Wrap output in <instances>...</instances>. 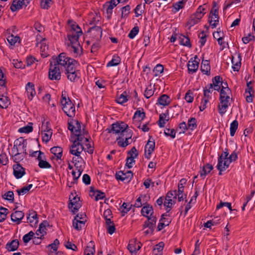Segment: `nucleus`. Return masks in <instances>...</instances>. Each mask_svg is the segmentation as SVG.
<instances>
[{
    "label": "nucleus",
    "mask_w": 255,
    "mask_h": 255,
    "mask_svg": "<svg viewBox=\"0 0 255 255\" xmlns=\"http://www.w3.org/2000/svg\"><path fill=\"white\" fill-rule=\"evenodd\" d=\"M82 34L81 28L76 23L71 24V29L67 34L70 41L69 44H68V48L75 57H79L83 54V48L79 41V37Z\"/></svg>",
    "instance_id": "obj_1"
},
{
    "label": "nucleus",
    "mask_w": 255,
    "mask_h": 255,
    "mask_svg": "<svg viewBox=\"0 0 255 255\" xmlns=\"http://www.w3.org/2000/svg\"><path fill=\"white\" fill-rule=\"evenodd\" d=\"M57 65L60 69L64 68L65 70L71 66L77 65V61L75 59L68 56L65 53H60L57 57L52 61Z\"/></svg>",
    "instance_id": "obj_2"
},
{
    "label": "nucleus",
    "mask_w": 255,
    "mask_h": 255,
    "mask_svg": "<svg viewBox=\"0 0 255 255\" xmlns=\"http://www.w3.org/2000/svg\"><path fill=\"white\" fill-rule=\"evenodd\" d=\"M212 84L214 89L216 91L220 90V103L218 106V110L221 117L223 115V86L221 88L222 85V78L220 76H216L212 80Z\"/></svg>",
    "instance_id": "obj_3"
},
{
    "label": "nucleus",
    "mask_w": 255,
    "mask_h": 255,
    "mask_svg": "<svg viewBox=\"0 0 255 255\" xmlns=\"http://www.w3.org/2000/svg\"><path fill=\"white\" fill-rule=\"evenodd\" d=\"M61 103L62 110L69 117H73L75 115V107L69 98L66 97V93H62Z\"/></svg>",
    "instance_id": "obj_4"
},
{
    "label": "nucleus",
    "mask_w": 255,
    "mask_h": 255,
    "mask_svg": "<svg viewBox=\"0 0 255 255\" xmlns=\"http://www.w3.org/2000/svg\"><path fill=\"white\" fill-rule=\"evenodd\" d=\"M133 132L131 129H127L118 135L116 139L118 145L121 147H126L131 143Z\"/></svg>",
    "instance_id": "obj_5"
},
{
    "label": "nucleus",
    "mask_w": 255,
    "mask_h": 255,
    "mask_svg": "<svg viewBox=\"0 0 255 255\" xmlns=\"http://www.w3.org/2000/svg\"><path fill=\"white\" fill-rule=\"evenodd\" d=\"M61 69L60 67L51 61L50 63L48 72V78L49 79L52 81L60 80L61 77Z\"/></svg>",
    "instance_id": "obj_6"
},
{
    "label": "nucleus",
    "mask_w": 255,
    "mask_h": 255,
    "mask_svg": "<svg viewBox=\"0 0 255 255\" xmlns=\"http://www.w3.org/2000/svg\"><path fill=\"white\" fill-rule=\"evenodd\" d=\"M128 128V125L123 122H116L112 125L111 128H107L109 133L119 135L123 131Z\"/></svg>",
    "instance_id": "obj_7"
},
{
    "label": "nucleus",
    "mask_w": 255,
    "mask_h": 255,
    "mask_svg": "<svg viewBox=\"0 0 255 255\" xmlns=\"http://www.w3.org/2000/svg\"><path fill=\"white\" fill-rule=\"evenodd\" d=\"M213 4V7L209 14L208 21L212 28H214L218 24L219 17L218 15V6L217 3L214 1Z\"/></svg>",
    "instance_id": "obj_8"
},
{
    "label": "nucleus",
    "mask_w": 255,
    "mask_h": 255,
    "mask_svg": "<svg viewBox=\"0 0 255 255\" xmlns=\"http://www.w3.org/2000/svg\"><path fill=\"white\" fill-rule=\"evenodd\" d=\"M65 74L67 75L68 79L71 82H76L80 77L79 71L76 70V65L67 69L65 71Z\"/></svg>",
    "instance_id": "obj_9"
},
{
    "label": "nucleus",
    "mask_w": 255,
    "mask_h": 255,
    "mask_svg": "<svg viewBox=\"0 0 255 255\" xmlns=\"http://www.w3.org/2000/svg\"><path fill=\"white\" fill-rule=\"evenodd\" d=\"M84 147L82 144H80L77 141H74L72 145L70 147V153L82 159L80 154L83 151Z\"/></svg>",
    "instance_id": "obj_10"
},
{
    "label": "nucleus",
    "mask_w": 255,
    "mask_h": 255,
    "mask_svg": "<svg viewBox=\"0 0 255 255\" xmlns=\"http://www.w3.org/2000/svg\"><path fill=\"white\" fill-rule=\"evenodd\" d=\"M80 198L78 197L74 196L73 194H71L69 197L70 203L68 207L73 214H75L81 207V204L79 203Z\"/></svg>",
    "instance_id": "obj_11"
},
{
    "label": "nucleus",
    "mask_w": 255,
    "mask_h": 255,
    "mask_svg": "<svg viewBox=\"0 0 255 255\" xmlns=\"http://www.w3.org/2000/svg\"><path fill=\"white\" fill-rule=\"evenodd\" d=\"M154 149V140L152 138V136H149V139L144 147V156L146 159H149L150 158L151 154Z\"/></svg>",
    "instance_id": "obj_12"
},
{
    "label": "nucleus",
    "mask_w": 255,
    "mask_h": 255,
    "mask_svg": "<svg viewBox=\"0 0 255 255\" xmlns=\"http://www.w3.org/2000/svg\"><path fill=\"white\" fill-rule=\"evenodd\" d=\"M132 177L133 174L131 171H127L126 172L120 171L116 174V178L117 180L127 182H129Z\"/></svg>",
    "instance_id": "obj_13"
},
{
    "label": "nucleus",
    "mask_w": 255,
    "mask_h": 255,
    "mask_svg": "<svg viewBox=\"0 0 255 255\" xmlns=\"http://www.w3.org/2000/svg\"><path fill=\"white\" fill-rule=\"evenodd\" d=\"M186 179L185 178H182L179 181L178 183L177 191L178 193H177V197H178V201L179 202L183 201L185 198H186V195H184L185 197H184V195H183L184 185L186 184Z\"/></svg>",
    "instance_id": "obj_14"
},
{
    "label": "nucleus",
    "mask_w": 255,
    "mask_h": 255,
    "mask_svg": "<svg viewBox=\"0 0 255 255\" xmlns=\"http://www.w3.org/2000/svg\"><path fill=\"white\" fill-rule=\"evenodd\" d=\"M231 95V91L229 88L227 83L224 82V109L230 105V101H232V98H230Z\"/></svg>",
    "instance_id": "obj_15"
},
{
    "label": "nucleus",
    "mask_w": 255,
    "mask_h": 255,
    "mask_svg": "<svg viewBox=\"0 0 255 255\" xmlns=\"http://www.w3.org/2000/svg\"><path fill=\"white\" fill-rule=\"evenodd\" d=\"M92 36L97 40H100L102 36V29L100 26L91 27L89 30Z\"/></svg>",
    "instance_id": "obj_16"
},
{
    "label": "nucleus",
    "mask_w": 255,
    "mask_h": 255,
    "mask_svg": "<svg viewBox=\"0 0 255 255\" xmlns=\"http://www.w3.org/2000/svg\"><path fill=\"white\" fill-rule=\"evenodd\" d=\"M26 145L27 141L26 139L21 138L17 140L16 142V151H18V152H21V153L26 154ZM15 144L14 145L13 148L14 149Z\"/></svg>",
    "instance_id": "obj_17"
},
{
    "label": "nucleus",
    "mask_w": 255,
    "mask_h": 255,
    "mask_svg": "<svg viewBox=\"0 0 255 255\" xmlns=\"http://www.w3.org/2000/svg\"><path fill=\"white\" fill-rule=\"evenodd\" d=\"M141 246L140 242L135 240H132L129 241L128 249L132 254H135L136 251L140 249Z\"/></svg>",
    "instance_id": "obj_18"
},
{
    "label": "nucleus",
    "mask_w": 255,
    "mask_h": 255,
    "mask_svg": "<svg viewBox=\"0 0 255 255\" xmlns=\"http://www.w3.org/2000/svg\"><path fill=\"white\" fill-rule=\"evenodd\" d=\"M13 175L16 178H21L25 174V169L20 164L13 165Z\"/></svg>",
    "instance_id": "obj_19"
},
{
    "label": "nucleus",
    "mask_w": 255,
    "mask_h": 255,
    "mask_svg": "<svg viewBox=\"0 0 255 255\" xmlns=\"http://www.w3.org/2000/svg\"><path fill=\"white\" fill-rule=\"evenodd\" d=\"M28 3H26L24 0H13L10 7L12 12L16 11L21 8L22 6H26Z\"/></svg>",
    "instance_id": "obj_20"
},
{
    "label": "nucleus",
    "mask_w": 255,
    "mask_h": 255,
    "mask_svg": "<svg viewBox=\"0 0 255 255\" xmlns=\"http://www.w3.org/2000/svg\"><path fill=\"white\" fill-rule=\"evenodd\" d=\"M200 15H198L195 13L191 14L189 17L186 25L189 26L190 29L191 27L200 22L201 19Z\"/></svg>",
    "instance_id": "obj_21"
},
{
    "label": "nucleus",
    "mask_w": 255,
    "mask_h": 255,
    "mask_svg": "<svg viewBox=\"0 0 255 255\" xmlns=\"http://www.w3.org/2000/svg\"><path fill=\"white\" fill-rule=\"evenodd\" d=\"M38 222L37 213L34 210H29L27 214V222L34 225Z\"/></svg>",
    "instance_id": "obj_22"
},
{
    "label": "nucleus",
    "mask_w": 255,
    "mask_h": 255,
    "mask_svg": "<svg viewBox=\"0 0 255 255\" xmlns=\"http://www.w3.org/2000/svg\"><path fill=\"white\" fill-rule=\"evenodd\" d=\"M25 89L28 99L31 100L36 94L34 84L32 83L28 82L26 85Z\"/></svg>",
    "instance_id": "obj_23"
},
{
    "label": "nucleus",
    "mask_w": 255,
    "mask_h": 255,
    "mask_svg": "<svg viewBox=\"0 0 255 255\" xmlns=\"http://www.w3.org/2000/svg\"><path fill=\"white\" fill-rule=\"evenodd\" d=\"M24 214L21 211H15L11 215V219L12 221L16 223L17 224L20 223L21 220L23 218Z\"/></svg>",
    "instance_id": "obj_24"
},
{
    "label": "nucleus",
    "mask_w": 255,
    "mask_h": 255,
    "mask_svg": "<svg viewBox=\"0 0 255 255\" xmlns=\"http://www.w3.org/2000/svg\"><path fill=\"white\" fill-rule=\"evenodd\" d=\"M252 82V81H250L247 82V88L245 90V93L249 94V95L246 96V101L248 103H251L253 101V97H254V91L253 90V87L251 86Z\"/></svg>",
    "instance_id": "obj_25"
},
{
    "label": "nucleus",
    "mask_w": 255,
    "mask_h": 255,
    "mask_svg": "<svg viewBox=\"0 0 255 255\" xmlns=\"http://www.w3.org/2000/svg\"><path fill=\"white\" fill-rule=\"evenodd\" d=\"M169 112L168 110L165 113H162L159 115V120L157 122L160 128H163L166 124V121H169Z\"/></svg>",
    "instance_id": "obj_26"
},
{
    "label": "nucleus",
    "mask_w": 255,
    "mask_h": 255,
    "mask_svg": "<svg viewBox=\"0 0 255 255\" xmlns=\"http://www.w3.org/2000/svg\"><path fill=\"white\" fill-rule=\"evenodd\" d=\"M79 214L77 215L73 221V226L75 229L80 231L85 226V221L84 220H80L78 219Z\"/></svg>",
    "instance_id": "obj_27"
},
{
    "label": "nucleus",
    "mask_w": 255,
    "mask_h": 255,
    "mask_svg": "<svg viewBox=\"0 0 255 255\" xmlns=\"http://www.w3.org/2000/svg\"><path fill=\"white\" fill-rule=\"evenodd\" d=\"M129 98L128 92L125 91L119 96H117L116 101L119 104L123 105L128 100Z\"/></svg>",
    "instance_id": "obj_28"
},
{
    "label": "nucleus",
    "mask_w": 255,
    "mask_h": 255,
    "mask_svg": "<svg viewBox=\"0 0 255 255\" xmlns=\"http://www.w3.org/2000/svg\"><path fill=\"white\" fill-rule=\"evenodd\" d=\"M199 62L196 60H190L188 63V70L189 73L195 72L198 69Z\"/></svg>",
    "instance_id": "obj_29"
},
{
    "label": "nucleus",
    "mask_w": 255,
    "mask_h": 255,
    "mask_svg": "<svg viewBox=\"0 0 255 255\" xmlns=\"http://www.w3.org/2000/svg\"><path fill=\"white\" fill-rule=\"evenodd\" d=\"M170 102L171 100L169 97L166 94H163L158 98L157 104L163 106H166L168 105Z\"/></svg>",
    "instance_id": "obj_30"
},
{
    "label": "nucleus",
    "mask_w": 255,
    "mask_h": 255,
    "mask_svg": "<svg viewBox=\"0 0 255 255\" xmlns=\"http://www.w3.org/2000/svg\"><path fill=\"white\" fill-rule=\"evenodd\" d=\"M19 241L18 240L15 239L8 242L6 245V249L8 251L13 252L16 250L19 246Z\"/></svg>",
    "instance_id": "obj_31"
},
{
    "label": "nucleus",
    "mask_w": 255,
    "mask_h": 255,
    "mask_svg": "<svg viewBox=\"0 0 255 255\" xmlns=\"http://www.w3.org/2000/svg\"><path fill=\"white\" fill-rule=\"evenodd\" d=\"M76 127H75L72 122L68 123V128L75 134L81 132V126L78 121H76Z\"/></svg>",
    "instance_id": "obj_32"
},
{
    "label": "nucleus",
    "mask_w": 255,
    "mask_h": 255,
    "mask_svg": "<svg viewBox=\"0 0 255 255\" xmlns=\"http://www.w3.org/2000/svg\"><path fill=\"white\" fill-rule=\"evenodd\" d=\"M95 253V244L93 241H90L87 245L84 252V255H94Z\"/></svg>",
    "instance_id": "obj_33"
},
{
    "label": "nucleus",
    "mask_w": 255,
    "mask_h": 255,
    "mask_svg": "<svg viewBox=\"0 0 255 255\" xmlns=\"http://www.w3.org/2000/svg\"><path fill=\"white\" fill-rule=\"evenodd\" d=\"M141 213L144 217H148L153 214V209L152 206L147 204L143 206L141 209Z\"/></svg>",
    "instance_id": "obj_34"
},
{
    "label": "nucleus",
    "mask_w": 255,
    "mask_h": 255,
    "mask_svg": "<svg viewBox=\"0 0 255 255\" xmlns=\"http://www.w3.org/2000/svg\"><path fill=\"white\" fill-rule=\"evenodd\" d=\"M213 166L210 164L207 163L204 165L202 169L200 171V175L203 178H204L206 175L209 173L213 169Z\"/></svg>",
    "instance_id": "obj_35"
},
{
    "label": "nucleus",
    "mask_w": 255,
    "mask_h": 255,
    "mask_svg": "<svg viewBox=\"0 0 255 255\" xmlns=\"http://www.w3.org/2000/svg\"><path fill=\"white\" fill-rule=\"evenodd\" d=\"M51 152L53 154L57 159H60L63 154V149L59 146H54L50 149Z\"/></svg>",
    "instance_id": "obj_36"
},
{
    "label": "nucleus",
    "mask_w": 255,
    "mask_h": 255,
    "mask_svg": "<svg viewBox=\"0 0 255 255\" xmlns=\"http://www.w3.org/2000/svg\"><path fill=\"white\" fill-rule=\"evenodd\" d=\"M213 35L214 38L218 41V44L222 46L223 43V32L219 28L216 31L213 32Z\"/></svg>",
    "instance_id": "obj_37"
},
{
    "label": "nucleus",
    "mask_w": 255,
    "mask_h": 255,
    "mask_svg": "<svg viewBox=\"0 0 255 255\" xmlns=\"http://www.w3.org/2000/svg\"><path fill=\"white\" fill-rule=\"evenodd\" d=\"M37 159L38 161V166L40 168H46L49 169L51 168V164L46 160H44L42 159V157L40 156H38L37 157Z\"/></svg>",
    "instance_id": "obj_38"
},
{
    "label": "nucleus",
    "mask_w": 255,
    "mask_h": 255,
    "mask_svg": "<svg viewBox=\"0 0 255 255\" xmlns=\"http://www.w3.org/2000/svg\"><path fill=\"white\" fill-rule=\"evenodd\" d=\"M178 40L180 44L189 47H191L190 40L188 37L183 35H181L178 37Z\"/></svg>",
    "instance_id": "obj_39"
},
{
    "label": "nucleus",
    "mask_w": 255,
    "mask_h": 255,
    "mask_svg": "<svg viewBox=\"0 0 255 255\" xmlns=\"http://www.w3.org/2000/svg\"><path fill=\"white\" fill-rule=\"evenodd\" d=\"M10 100L6 96L0 95V107L1 108H6L10 104Z\"/></svg>",
    "instance_id": "obj_40"
},
{
    "label": "nucleus",
    "mask_w": 255,
    "mask_h": 255,
    "mask_svg": "<svg viewBox=\"0 0 255 255\" xmlns=\"http://www.w3.org/2000/svg\"><path fill=\"white\" fill-rule=\"evenodd\" d=\"M145 118V113L143 111V109L137 110L135 113L133 117V119L140 121Z\"/></svg>",
    "instance_id": "obj_41"
},
{
    "label": "nucleus",
    "mask_w": 255,
    "mask_h": 255,
    "mask_svg": "<svg viewBox=\"0 0 255 255\" xmlns=\"http://www.w3.org/2000/svg\"><path fill=\"white\" fill-rule=\"evenodd\" d=\"M121 58L117 55H114L112 59L107 64V67L115 66L118 65L121 63Z\"/></svg>",
    "instance_id": "obj_42"
},
{
    "label": "nucleus",
    "mask_w": 255,
    "mask_h": 255,
    "mask_svg": "<svg viewBox=\"0 0 255 255\" xmlns=\"http://www.w3.org/2000/svg\"><path fill=\"white\" fill-rule=\"evenodd\" d=\"M46 222H44L41 223L39 225V229L36 232V236L43 238L44 235L46 234V232L44 231L45 229V224H47Z\"/></svg>",
    "instance_id": "obj_43"
},
{
    "label": "nucleus",
    "mask_w": 255,
    "mask_h": 255,
    "mask_svg": "<svg viewBox=\"0 0 255 255\" xmlns=\"http://www.w3.org/2000/svg\"><path fill=\"white\" fill-rule=\"evenodd\" d=\"M32 125L33 124L32 123H29L27 126L19 128L18 130V131L20 133H28L31 132L33 130Z\"/></svg>",
    "instance_id": "obj_44"
},
{
    "label": "nucleus",
    "mask_w": 255,
    "mask_h": 255,
    "mask_svg": "<svg viewBox=\"0 0 255 255\" xmlns=\"http://www.w3.org/2000/svg\"><path fill=\"white\" fill-rule=\"evenodd\" d=\"M224 158H227L231 160L236 161L238 158V156L235 151H233L231 154H229L228 149H225V151H224Z\"/></svg>",
    "instance_id": "obj_45"
},
{
    "label": "nucleus",
    "mask_w": 255,
    "mask_h": 255,
    "mask_svg": "<svg viewBox=\"0 0 255 255\" xmlns=\"http://www.w3.org/2000/svg\"><path fill=\"white\" fill-rule=\"evenodd\" d=\"M116 6L107 2L104 5V7L106 9L107 17L108 19H111L113 13V9Z\"/></svg>",
    "instance_id": "obj_46"
},
{
    "label": "nucleus",
    "mask_w": 255,
    "mask_h": 255,
    "mask_svg": "<svg viewBox=\"0 0 255 255\" xmlns=\"http://www.w3.org/2000/svg\"><path fill=\"white\" fill-rule=\"evenodd\" d=\"M154 93V90L152 86L150 84L145 89L144 93L145 97L147 99H149L153 95Z\"/></svg>",
    "instance_id": "obj_47"
},
{
    "label": "nucleus",
    "mask_w": 255,
    "mask_h": 255,
    "mask_svg": "<svg viewBox=\"0 0 255 255\" xmlns=\"http://www.w3.org/2000/svg\"><path fill=\"white\" fill-rule=\"evenodd\" d=\"M7 40L11 45H14L16 42H20V39L18 36H14L13 34H10L7 36Z\"/></svg>",
    "instance_id": "obj_48"
},
{
    "label": "nucleus",
    "mask_w": 255,
    "mask_h": 255,
    "mask_svg": "<svg viewBox=\"0 0 255 255\" xmlns=\"http://www.w3.org/2000/svg\"><path fill=\"white\" fill-rule=\"evenodd\" d=\"M164 67L162 65L158 64L153 69V72L154 73V76L157 77L160 76V75L163 72Z\"/></svg>",
    "instance_id": "obj_49"
},
{
    "label": "nucleus",
    "mask_w": 255,
    "mask_h": 255,
    "mask_svg": "<svg viewBox=\"0 0 255 255\" xmlns=\"http://www.w3.org/2000/svg\"><path fill=\"white\" fill-rule=\"evenodd\" d=\"M187 126L192 130L195 129L197 127V120L195 118H190L188 121Z\"/></svg>",
    "instance_id": "obj_50"
},
{
    "label": "nucleus",
    "mask_w": 255,
    "mask_h": 255,
    "mask_svg": "<svg viewBox=\"0 0 255 255\" xmlns=\"http://www.w3.org/2000/svg\"><path fill=\"white\" fill-rule=\"evenodd\" d=\"M175 200L172 199H170L168 200H165L164 202V206L166 207V210L167 211V212H168L170 211L171 209L172 208V206L175 203Z\"/></svg>",
    "instance_id": "obj_51"
},
{
    "label": "nucleus",
    "mask_w": 255,
    "mask_h": 255,
    "mask_svg": "<svg viewBox=\"0 0 255 255\" xmlns=\"http://www.w3.org/2000/svg\"><path fill=\"white\" fill-rule=\"evenodd\" d=\"M223 162V153H222L218 157V164L216 166L217 168L219 170V175L222 174V171L223 167L222 166V164Z\"/></svg>",
    "instance_id": "obj_52"
},
{
    "label": "nucleus",
    "mask_w": 255,
    "mask_h": 255,
    "mask_svg": "<svg viewBox=\"0 0 255 255\" xmlns=\"http://www.w3.org/2000/svg\"><path fill=\"white\" fill-rule=\"evenodd\" d=\"M52 4V0H40V7L42 9H48Z\"/></svg>",
    "instance_id": "obj_53"
},
{
    "label": "nucleus",
    "mask_w": 255,
    "mask_h": 255,
    "mask_svg": "<svg viewBox=\"0 0 255 255\" xmlns=\"http://www.w3.org/2000/svg\"><path fill=\"white\" fill-rule=\"evenodd\" d=\"M52 134V129H49V130L44 132L42 134V141L45 143H47L50 140Z\"/></svg>",
    "instance_id": "obj_54"
},
{
    "label": "nucleus",
    "mask_w": 255,
    "mask_h": 255,
    "mask_svg": "<svg viewBox=\"0 0 255 255\" xmlns=\"http://www.w3.org/2000/svg\"><path fill=\"white\" fill-rule=\"evenodd\" d=\"M164 246V244L162 242H159L157 244L155 248L154 249V251H157V253H154V255H162V250Z\"/></svg>",
    "instance_id": "obj_55"
},
{
    "label": "nucleus",
    "mask_w": 255,
    "mask_h": 255,
    "mask_svg": "<svg viewBox=\"0 0 255 255\" xmlns=\"http://www.w3.org/2000/svg\"><path fill=\"white\" fill-rule=\"evenodd\" d=\"M238 127V122L237 121H234L230 125V135L233 136Z\"/></svg>",
    "instance_id": "obj_56"
},
{
    "label": "nucleus",
    "mask_w": 255,
    "mask_h": 255,
    "mask_svg": "<svg viewBox=\"0 0 255 255\" xmlns=\"http://www.w3.org/2000/svg\"><path fill=\"white\" fill-rule=\"evenodd\" d=\"M24 154L21 153V152H18V151H17L12 156V159L16 164H19L18 163L23 159L24 157Z\"/></svg>",
    "instance_id": "obj_57"
},
{
    "label": "nucleus",
    "mask_w": 255,
    "mask_h": 255,
    "mask_svg": "<svg viewBox=\"0 0 255 255\" xmlns=\"http://www.w3.org/2000/svg\"><path fill=\"white\" fill-rule=\"evenodd\" d=\"M32 184H29L26 186L23 187L20 189H17L16 191L18 193V195H24L25 194L27 193L28 191L30 190V189L32 188Z\"/></svg>",
    "instance_id": "obj_58"
},
{
    "label": "nucleus",
    "mask_w": 255,
    "mask_h": 255,
    "mask_svg": "<svg viewBox=\"0 0 255 255\" xmlns=\"http://www.w3.org/2000/svg\"><path fill=\"white\" fill-rule=\"evenodd\" d=\"M59 245V241L57 239H56L54 241L53 243L47 246V248H50L51 250H52V251H51V252L54 253V252L57 251Z\"/></svg>",
    "instance_id": "obj_59"
},
{
    "label": "nucleus",
    "mask_w": 255,
    "mask_h": 255,
    "mask_svg": "<svg viewBox=\"0 0 255 255\" xmlns=\"http://www.w3.org/2000/svg\"><path fill=\"white\" fill-rule=\"evenodd\" d=\"M186 2V0H182L175 3H173V7L175 9V11L176 12L178 11L179 9L183 8Z\"/></svg>",
    "instance_id": "obj_60"
},
{
    "label": "nucleus",
    "mask_w": 255,
    "mask_h": 255,
    "mask_svg": "<svg viewBox=\"0 0 255 255\" xmlns=\"http://www.w3.org/2000/svg\"><path fill=\"white\" fill-rule=\"evenodd\" d=\"M164 134L167 136H170L172 138H174L176 135V131L174 129H170L166 128L164 131Z\"/></svg>",
    "instance_id": "obj_61"
},
{
    "label": "nucleus",
    "mask_w": 255,
    "mask_h": 255,
    "mask_svg": "<svg viewBox=\"0 0 255 255\" xmlns=\"http://www.w3.org/2000/svg\"><path fill=\"white\" fill-rule=\"evenodd\" d=\"M8 210L4 207L0 208V222H2L5 220L7 214Z\"/></svg>",
    "instance_id": "obj_62"
},
{
    "label": "nucleus",
    "mask_w": 255,
    "mask_h": 255,
    "mask_svg": "<svg viewBox=\"0 0 255 255\" xmlns=\"http://www.w3.org/2000/svg\"><path fill=\"white\" fill-rule=\"evenodd\" d=\"M138 155V152L134 146L132 147L131 149L128 152V157L134 158L135 159L137 157Z\"/></svg>",
    "instance_id": "obj_63"
},
{
    "label": "nucleus",
    "mask_w": 255,
    "mask_h": 255,
    "mask_svg": "<svg viewBox=\"0 0 255 255\" xmlns=\"http://www.w3.org/2000/svg\"><path fill=\"white\" fill-rule=\"evenodd\" d=\"M130 6L129 5H127L122 8V17H127L130 12Z\"/></svg>",
    "instance_id": "obj_64"
}]
</instances>
